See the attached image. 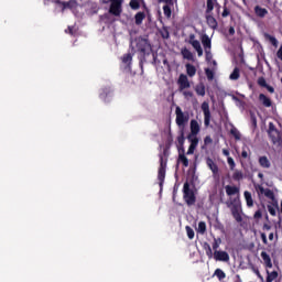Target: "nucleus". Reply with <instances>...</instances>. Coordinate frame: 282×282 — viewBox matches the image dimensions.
Masks as SVG:
<instances>
[{
  "label": "nucleus",
  "mask_w": 282,
  "mask_h": 282,
  "mask_svg": "<svg viewBox=\"0 0 282 282\" xmlns=\"http://www.w3.org/2000/svg\"><path fill=\"white\" fill-rule=\"evenodd\" d=\"M200 109L204 113V124H205V127H210V118H212L210 106L208 105L207 101H204L200 106Z\"/></svg>",
  "instance_id": "nucleus-10"
},
{
  "label": "nucleus",
  "mask_w": 282,
  "mask_h": 282,
  "mask_svg": "<svg viewBox=\"0 0 282 282\" xmlns=\"http://www.w3.org/2000/svg\"><path fill=\"white\" fill-rule=\"evenodd\" d=\"M232 180L235 182H241V180H243V172L236 170L232 174Z\"/></svg>",
  "instance_id": "nucleus-34"
},
{
  "label": "nucleus",
  "mask_w": 282,
  "mask_h": 282,
  "mask_svg": "<svg viewBox=\"0 0 282 282\" xmlns=\"http://www.w3.org/2000/svg\"><path fill=\"white\" fill-rule=\"evenodd\" d=\"M188 43L197 52V56H204V48H202V43H199L198 40H195V34H189Z\"/></svg>",
  "instance_id": "nucleus-11"
},
{
  "label": "nucleus",
  "mask_w": 282,
  "mask_h": 282,
  "mask_svg": "<svg viewBox=\"0 0 282 282\" xmlns=\"http://www.w3.org/2000/svg\"><path fill=\"white\" fill-rule=\"evenodd\" d=\"M225 191L228 197H232V195H239V187L237 186L226 185Z\"/></svg>",
  "instance_id": "nucleus-24"
},
{
  "label": "nucleus",
  "mask_w": 282,
  "mask_h": 282,
  "mask_svg": "<svg viewBox=\"0 0 282 282\" xmlns=\"http://www.w3.org/2000/svg\"><path fill=\"white\" fill-rule=\"evenodd\" d=\"M137 51L141 53L143 58H145L147 56H149V54H151L153 48L151 47V43H149V40L144 37H139L137 39Z\"/></svg>",
  "instance_id": "nucleus-3"
},
{
  "label": "nucleus",
  "mask_w": 282,
  "mask_h": 282,
  "mask_svg": "<svg viewBox=\"0 0 282 282\" xmlns=\"http://www.w3.org/2000/svg\"><path fill=\"white\" fill-rule=\"evenodd\" d=\"M175 113H176L175 122L177 127H186V124L188 123V120H191V116L188 115V112L182 111V108L177 106L175 109Z\"/></svg>",
  "instance_id": "nucleus-4"
},
{
  "label": "nucleus",
  "mask_w": 282,
  "mask_h": 282,
  "mask_svg": "<svg viewBox=\"0 0 282 282\" xmlns=\"http://www.w3.org/2000/svg\"><path fill=\"white\" fill-rule=\"evenodd\" d=\"M264 37L271 43V45H273V47H279V40H276V37L265 33Z\"/></svg>",
  "instance_id": "nucleus-32"
},
{
  "label": "nucleus",
  "mask_w": 282,
  "mask_h": 282,
  "mask_svg": "<svg viewBox=\"0 0 282 282\" xmlns=\"http://www.w3.org/2000/svg\"><path fill=\"white\" fill-rule=\"evenodd\" d=\"M269 206H273L274 208H276V210H279V200L276 199V196L271 199Z\"/></svg>",
  "instance_id": "nucleus-54"
},
{
  "label": "nucleus",
  "mask_w": 282,
  "mask_h": 282,
  "mask_svg": "<svg viewBox=\"0 0 282 282\" xmlns=\"http://www.w3.org/2000/svg\"><path fill=\"white\" fill-rule=\"evenodd\" d=\"M258 162L261 169H270V166H272V163L270 162V159H268V156H260Z\"/></svg>",
  "instance_id": "nucleus-25"
},
{
  "label": "nucleus",
  "mask_w": 282,
  "mask_h": 282,
  "mask_svg": "<svg viewBox=\"0 0 282 282\" xmlns=\"http://www.w3.org/2000/svg\"><path fill=\"white\" fill-rule=\"evenodd\" d=\"M99 97L101 100H104V102H109L107 98H111V88H104Z\"/></svg>",
  "instance_id": "nucleus-28"
},
{
  "label": "nucleus",
  "mask_w": 282,
  "mask_h": 282,
  "mask_svg": "<svg viewBox=\"0 0 282 282\" xmlns=\"http://www.w3.org/2000/svg\"><path fill=\"white\" fill-rule=\"evenodd\" d=\"M198 232H200V235L206 234V223L205 221H199L198 223Z\"/></svg>",
  "instance_id": "nucleus-47"
},
{
  "label": "nucleus",
  "mask_w": 282,
  "mask_h": 282,
  "mask_svg": "<svg viewBox=\"0 0 282 282\" xmlns=\"http://www.w3.org/2000/svg\"><path fill=\"white\" fill-rule=\"evenodd\" d=\"M54 3L62 7V12H65V10H74L78 8V2L76 0H69L67 2L62 0H54Z\"/></svg>",
  "instance_id": "nucleus-9"
},
{
  "label": "nucleus",
  "mask_w": 282,
  "mask_h": 282,
  "mask_svg": "<svg viewBox=\"0 0 282 282\" xmlns=\"http://www.w3.org/2000/svg\"><path fill=\"white\" fill-rule=\"evenodd\" d=\"M162 39H170L171 37V33L169 32V28L163 26L161 32H160Z\"/></svg>",
  "instance_id": "nucleus-42"
},
{
  "label": "nucleus",
  "mask_w": 282,
  "mask_h": 282,
  "mask_svg": "<svg viewBox=\"0 0 282 282\" xmlns=\"http://www.w3.org/2000/svg\"><path fill=\"white\" fill-rule=\"evenodd\" d=\"M221 245V238H215L213 242L214 252H219V246Z\"/></svg>",
  "instance_id": "nucleus-40"
},
{
  "label": "nucleus",
  "mask_w": 282,
  "mask_h": 282,
  "mask_svg": "<svg viewBox=\"0 0 282 282\" xmlns=\"http://www.w3.org/2000/svg\"><path fill=\"white\" fill-rule=\"evenodd\" d=\"M221 17H223V19H226V18L230 17V10H229L228 7L226 6V3H225V6H224V10H223V12H221Z\"/></svg>",
  "instance_id": "nucleus-51"
},
{
  "label": "nucleus",
  "mask_w": 282,
  "mask_h": 282,
  "mask_svg": "<svg viewBox=\"0 0 282 282\" xmlns=\"http://www.w3.org/2000/svg\"><path fill=\"white\" fill-rule=\"evenodd\" d=\"M163 14L166 19H171V14H173V11L171 10V4L163 6Z\"/></svg>",
  "instance_id": "nucleus-38"
},
{
  "label": "nucleus",
  "mask_w": 282,
  "mask_h": 282,
  "mask_svg": "<svg viewBox=\"0 0 282 282\" xmlns=\"http://www.w3.org/2000/svg\"><path fill=\"white\" fill-rule=\"evenodd\" d=\"M185 230L187 232L188 239H195V230H193L191 226H186Z\"/></svg>",
  "instance_id": "nucleus-44"
},
{
  "label": "nucleus",
  "mask_w": 282,
  "mask_h": 282,
  "mask_svg": "<svg viewBox=\"0 0 282 282\" xmlns=\"http://www.w3.org/2000/svg\"><path fill=\"white\" fill-rule=\"evenodd\" d=\"M260 237L262 239V243H264V246H268V236L265 235V232H261Z\"/></svg>",
  "instance_id": "nucleus-57"
},
{
  "label": "nucleus",
  "mask_w": 282,
  "mask_h": 282,
  "mask_svg": "<svg viewBox=\"0 0 282 282\" xmlns=\"http://www.w3.org/2000/svg\"><path fill=\"white\" fill-rule=\"evenodd\" d=\"M159 186H164V180H166V161L164 156L160 155V166L158 172Z\"/></svg>",
  "instance_id": "nucleus-5"
},
{
  "label": "nucleus",
  "mask_w": 282,
  "mask_h": 282,
  "mask_svg": "<svg viewBox=\"0 0 282 282\" xmlns=\"http://www.w3.org/2000/svg\"><path fill=\"white\" fill-rule=\"evenodd\" d=\"M181 54L185 61H195V55H193V52L186 47L181 50Z\"/></svg>",
  "instance_id": "nucleus-22"
},
{
  "label": "nucleus",
  "mask_w": 282,
  "mask_h": 282,
  "mask_svg": "<svg viewBox=\"0 0 282 282\" xmlns=\"http://www.w3.org/2000/svg\"><path fill=\"white\" fill-rule=\"evenodd\" d=\"M227 164H229L230 171H235V167L237 166V164L235 163V159H232V156L227 158Z\"/></svg>",
  "instance_id": "nucleus-46"
},
{
  "label": "nucleus",
  "mask_w": 282,
  "mask_h": 282,
  "mask_svg": "<svg viewBox=\"0 0 282 282\" xmlns=\"http://www.w3.org/2000/svg\"><path fill=\"white\" fill-rule=\"evenodd\" d=\"M243 195H245V199L248 208H252V206H254V199L252 198V193H250L249 191H245Z\"/></svg>",
  "instance_id": "nucleus-26"
},
{
  "label": "nucleus",
  "mask_w": 282,
  "mask_h": 282,
  "mask_svg": "<svg viewBox=\"0 0 282 282\" xmlns=\"http://www.w3.org/2000/svg\"><path fill=\"white\" fill-rule=\"evenodd\" d=\"M205 250L208 259H213V257H215V253L213 254V248H210V245H208V242H205Z\"/></svg>",
  "instance_id": "nucleus-41"
},
{
  "label": "nucleus",
  "mask_w": 282,
  "mask_h": 282,
  "mask_svg": "<svg viewBox=\"0 0 282 282\" xmlns=\"http://www.w3.org/2000/svg\"><path fill=\"white\" fill-rule=\"evenodd\" d=\"M250 120L253 129H257V116L254 113H250Z\"/></svg>",
  "instance_id": "nucleus-53"
},
{
  "label": "nucleus",
  "mask_w": 282,
  "mask_h": 282,
  "mask_svg": "<svg viewBox=\"0 0 282 282\" xmlns=\"http://www.w3.org/2000/svg\"><path fill=\"white\" fill-rule=\"evenodd\" d=\"M189 130L191 132L187 135V140H193V138H197L199 135V131H202V127L199 122L195 119H192L189 122Z\"/></svg>",
  "instance_id": "nucleus-8"
},
{
  "label": "nucleus",
  "mask_w": 282,
  "mask_h": 282,
  "mask_svg": "<svg viewBox=\"0 0 282 282\" xmlns=\"http://www.w3.org/2000/svg\"><path fill=\"white\" fill-rule=\"evenodd\" d=\"M109 14H112V17L122 14V0H110Z\"/></svg>",
  "instance_id": "nucleus-7"
},
{
  "label": "nucleus",
  "mask_w": 282,
  "mask_h": 282,
  "mask_svg": "<svg viewBox=\"0 0 282 282\" xmlns=\"http://www.w3.org/2000/svg\"><path fill=\"white\" fill-rule=\"evenodd\" d=\"M178 162H181L183 166L188 167V158L184 154V148L178 149Z\"/></svg>",
  "instance_id": "nucleus-21"
},
{
  "label": "nucleus",
  "mask_w": 282,
  "mask_h": 282,
  "mask_svg": "<svg viewBox=\"0 0 282 282\" xmlns=\"http://www.w3.org/2000/svg\"><path fill=\"white\" fill-rule=\"evenodd\" d=\"M253 12L259 19H265V17H268V9L261 6H256Z\"/></svg>",
  "instance_id": "nucleus-17"
},
{
  "label": "nucleus",
  "mask_w": 282,
  "mask_h": 282,
  "mask_svg": "<svg viewBox=\"0 0 282 282\" xmlns=\"http://www.w3.org/2000/svg\"><path fill=\"white\" fill-rule=\"evenodd\" d=\"M254 274L258 276V279H260L261 282H263V275H261V272L259 271V269H254Z\"/></svg>",
  "instance_id": "nucleus-58"
},
{
  "label": "nucleus",
  "mask_w": 282,
  "mask_h": 282,
  "mask_svg": "<svg viewBox=\"0 0 282 282\" xmlns=\"http://www.w3.org/2000/svg\"><path fill=\"white\" fill-rule=\"evenodd\" d=\"M187 140L189 142V147L186 152V155H193V153H195V150L197 149V144H199V138H193Z\"/></svg>",
  "instance_id": "nucleus-16"
},
{
  "label": "nucleus",
  "mask_w": 282,
  "mask_h": 282,
  "mask_svg": "<svg viewBox=\"0 0 282 282\" xmlns=\"http://www.w3.org/2000/svg\"><path fill=\"white\" fill-rule=\"evenodd\" d=\"M240 70H239V67H235L232 73L230 74L229 78L230 80H239V77H240Z\"/></svg>",
  "instance_id": "nucleus-35"
},
{
  "label": "nucleus",
  "mask_w": 282,
  "mask_h": 282,
  "mask_svg": "<svg viewBox=\"0 0 282 282\" xmlns=\"http://www.w3.org/2000/svg\"><path fill=\"white\" fill-rule=\"evenodd\" d=\"M227 208H230V213L237 224H241V221H243V217L241 216V200L239 199V196L228 202Z\"/></svg>",
  "instance_id": "nucleus-1"
},
{
  "label": "nucleus",
  "mask_w": 282,
  "mask_h": 282,
  "mask_svg": "<svg viewBox=\"0 0 282 282\" xmlns=\"http://www.w3.org/2000/svg\"><path fill=\"white\" fill-rule=\"evenodd\" d=\"M206 164L208 169L212 171L213 175H219V166L217 165V163H215V161L212 158L208 156L206 159Z\"/></svg>",
  "instance_id": "nucleus-15"
},
{
  "label": "nucleus",
  "mask_w": 282,
  "mask_h": 282,
  "mask_svg": "<svg viewBox=\"0 0 282 282\" xmlns=\"http://www.w3.org/2000/svg\"><path fill=\"white\" fill-rule=\"evenodd\" d=\"M264 89H267L269 94H274V87H272L268 84L265 85Z\"/></svg>",
  "instance_id": "nucleus-59"
},
{
  "label": "nucleus",
  "mask_w": 282,
  "mask_h": 282,
  "mask_svg": "<svg viewBox=\"0 0 282 282\" xmlns=\"http://www.w3.org/2000/svg\"><path fill=\"white\" fill-rule=\"evenodd\" d=\"M186 98H193V91H184Z\"/></svg>",
  "instance_id": "nucleus-64"
},
{
  "label": "nucleus",
  "mask_w": 282,
  "mask_h": 282,
  "mask_svg": "<svg viewBox=\"0 0 282 282\" xmlns=\"http://www.w3.org/2000/svg\"><path fill=\"white\" fill-rule=\"evenodd\" d=\"M258 85L260 87H265L268 85V82H265V78L264 77H259L258 78Z\"/></svg>",
  "instance_id": "nucleus-55"
},
{
  "label": "nucleus",
  "mask_w": 282,
  "mask_h": 282,
  "mask_svg": "<svg viewBox=\"0 0 282 282\" xmlns=\"http://www.w3.org/2000/svg\"><path fill=\"white\" fill-rule=\"evenodd\" d=\"M259 100L263 105V107H272V99H270L268 96L260 94Z\"/></svg>",
  "instance_id": "nucleus-27"
},
{
  "label": "nucleus",
  "mask_w": 282,
  "mask_h": 282,
  "mask_svg": "<svg viewBox=\"0 0 282 282\" xmlns=\"http://www.w3.org/2000/svg\"><path fill=\"white\" fill-rule=\"evenodd\" d=\"M267 273H268L267 282H272L279 278V272H276V271H272L271 273H270V271H267Z\"/></svg>",
  "instance_id": "nucleus-39"
},
{
  "label": "nucleus",
  "mask_w": 282,
  "mask_h": 282,
  "mask_svg": "<svg viewBox=\"0 0 282 282\" xmlns=\"http://www.w3.org/2000/svg\"><path fill=\"white\" fill-rule=\"evenodd\" d=\"M268 135L273 144H279L281 142V132L276 129L272 122L269 123Z\"/></svg>",
  "instance_id": "nucleus-6"
},
{
  "label": "nucleus",
  "mask_w": 282,
  "mask_h": 282,
  "mask_svg": "<svg viewBox=\"0 0 282 282\" xmlns=\"http://www.w3.org/2000/svg\"><path fill=\"white\" fill-rule=\"evenodd\" d=\"M184 142H186V138H184V131L177 137V143L180 144L181 149H184Z\"/></svg>",
  "instance_id": "nucleus-43"
},
{
  "label": "nucleus",
  "mask_w": 282,
  "mask_h": 282,
  "mask_svg": "<svg viewBox=\"0 0 282 282\" xmlns=\"http://www.w3.org/2000/svg\"><path fill=\"white\" fill-rule=\"evenodd\" d=\"M267 208L272 217H276V207H273L272 205H267Z\"/></svg>",
  "instance_id": "nucleus-50"
},
{
  "label": "nucleus",
  "mask_w": 282,
  "mask_h": 282,
  "mask_svg": "<svg viewBox=\"0 0 282 282\" xmlns=\"http://www.w3.org/2000/svg\"><path fill=\"white\" fill-rule=\"evenodd\" d=\"M66 34H70V36H74V28L73 26H68L67 30H65Z\"/></svg>",
  "instance_id": "nucleus-60"
},
{
  "label": "nucleus",
  "mask_w": 282,
  "mask_h": 282,
  "mask_svg": "<svg viewBox=\"0 0 282 282\" xmlns=\"http://www.w3.org/2000/svg\"><path fill=\"white\" fill-rule=\"evenodd\" d=\"M258 188H259V192H260L261 195L267 196L268 199H274L275 196H274V192H273L272 189H270V188H264V187L261 186V185H259Z\"/></svg>",
  "instance_id": "nucleus-19"
},
{
  "label": "nucleus",
  "mask_w": 282,
  "mask_h": 282,
  "mask_svg": "<svg viewBox=\"0 0 282 282\" xmlns=\"http://www.w3.org/2000/svg\"><path fill=\"white\" fill-rule=\"evenodd\" d=\"M144 19H147V14H144V12H138L134 15L135 25H142V21H144Z\"/></svg>",
  "instance_id": "nucleus-30"
},
{
  "label": "nucleus",
  "mask_w": 282,
  "mask_h": 282,
  "mask_svg": "<svg viewBox=\"0 0 282 282\" xmlns=\"http://www.w3.org/2000/svg\"><path fill=\"white\" fill-rule=\"evenodd\" d=\"M202 45L204 47V50H213V41L210 40V37L207 34H204L202 36Z\"/></svg>",
  "instance_id": "nucleus-18"
},
{
  "label": "nucleus",
  "mask_w": 282,
  "mask_h": 282,
  "mask_svg": "<svg viewBox=\"0 0 282 282\" xmlns=\"http://www.w3.org/2000/svg\"><path fill=\"white\" fill-rule=\"evenodd\" d=\"M205 74H206L208 80H214L215 72H213L210 68H206Z\"/></svg>",
  "instance_id": "nucleus-48"
},
{
  "label": "nucleus",
  "mask_w": 282,
  "mask_h": 282,
  "mask_svg": "<svg viewBox=\"0 0 282 282\" xmlns=\"http://www.w3.org/2000/svg\"><path fill=\"white\" fill-rule=\"evenodd\" d=\"M263 217V212H261V209H258L254 215H253V219L256 221V224H259V220Z\"/></svg>",
  "instance_id": "nucleus-45"
},
{
  "label": "nucleus",
  "mask_w": 282,
  "mask_h": 282,
  "mask_svg": "<svg viewBox=\"0 0 282 282\" xmlns=\"http://www.w3.org/2000/svg\"><path fill=\"white\" fill-rule=\"evenodd\" d=\"M204 144L208 147V144H213V138L210 135L205 137Z\"/></svg>",
  "instance_id": "nucleus-56"
},
{
  "label": "nucleus",
  "mask_w": 282,
  "mask_h": 282,
  "mask_svg": "<svg viewBox=\"0 0 282 282\" xmlns=\"http://www.w3.org/2000/svg\"><path fill=\"white\" fill-rule=\"evenodd\" d=\"M185 68H186V74L187 76H189V78H193V76L197 74V68L193 64H186Z\"/></svg>",
  "instance_id": "nucleus-29"
},
{
  "label": "nucleus",
  "mask_w": 282,
  "mask_h": 282,
  "mask_svg": "<svg viewBox=\"0 0 282 282\" xmlns=\"http://www.w3.org/2000/svg\"><path fill=\"white\" fill-rule=\"evenodd\" d=\"M178 85L181 90L191 88V82H188V76H186L185 74H181L178 77Z\"/></svg>",
  "instance_id": "nucleus-14"
},
{
  "label": "nucleus",
  "mask_w": 282,
  "mask_h": 282,
  "mask_svg": "<svg viewBox=\"0 0 282 282\" xmlns=\"http://www.w3.org/2000/svg\"><path fill=\"white\" fill-rule=\"evenodd\" d=\"M263 230H272V226L270 224L264 223L262 226Z\"/></svg>",
  "instance_id": "nucleus-63"
},
{
  "label": "nucleus",
  "mask_w": 282,
  "mask_h": 282,
  "mask_svg": "<svg viewBox=\"0 0 282 282\" xmlns=\"http://www.w3.org/2000/svg\"><path fill=\"white\" fill-rule=\"evenodd\" d=\"M206 21H207V25H209V28H212V30H217L219 23H217V19H215V17L207 14Z\"/></svg>",
  "instance_id": "nucleus-23"
},
{
  "label": "nucleus",
  "mask_w": 282,
  "mask_h": 282,
  "mask_svg": "<svg viewBox=\"0 0 282 282\" xmlns=\"http://www.w3.org/2000/svg\"><path fill=\"white\" fill-rule=\"evenodd\" d=\"M212 48H207L205 50V56H206V61L208 63H210V61H213V53L210 52Z\"/></svg>",
  "instance_id": "nucleus-52"
},
{
  "label": "nucleus",
  "mask_w": 282,
  "mask_h": 282,
  "mask_svg": "<svg viewBox=\"0 0 282 282\" xmlns=\"http://www.w3.org/2000/svg\"><path fill=\"white\" fill-rule=\"evenodd\" d=\"M241 158H243V160H247L248 158V151L246 150V148H242Z\"/></svg>",
  "instance_id": "nucleus-61"
},
{
  "label": "nucleus",
  "mask_w": 282,
  "mask_h": 282,
  "mask_svg": "<svg viewBox=\"0 0 282 282\" xmlns=\"http://www.w3.org/2000/svg\"><path fill=\"white\" fill-rule=\"evenodd\" d=\"M217 10V14H219L220 10H221V4H219V2H217V0H207V8H206V14H210V12H213V10Z\"/></svg>",
  "instance_id": "nucleus-12"
},
{
  "label": "nucleus",
  "mask_w": 282,
  "mask_h": 282,
  "mask_svg": "<svg viewBox=\"0 0 282 282\" xmlns=\"http://www.w3.org/2000/svg\"><path fill=\"white\" fill-rule=\"evenodd\" d=\"M260 257H261L265 268H272V258H270V254H268V252L262 251L260 253Z\"/></svg>",
  "instance_id": "nucleus-20"
},
{
  "label": "nucleus",
  "mask_w": 282,
  "mask_h": 282,
  "mask_svg": "<svg viewBox=\"0 0 282 282\" xmlns=\"http://www.w3.org/2000/svg\"><path fill=\"white\" fill-rule=\"evenodd\" d=\"M129 6L132 10H140V2L138 0H131Z\"/></svg>",
  "instance_id": "nucleus-49"
},
{
  "label": "nucleus",
  "mask_w": 282,
  "mask_h": 282,
  "mask_svg": "<svg viewBox=\"0 0 282 282\" xmlns=\"http://www.w3.org/2000/svg\"><path fill=\"white\" fill-rule=\"evenodd\" d=\"M195 91L197 96H206V86L204 84L196 85Z\"/></svg>",
  "instance_id": "nucleus-31"
},
{
  "label": "nucleus",
  "mask_w": 282,
  "mask_h": 282,
  "mask_svg": "<svg viewBox=\"0 0 282 282\" xmlns=\"http://www.w3.org/2000/svg\"><path fill=\"white\" fill-rule=\"evenodd\" d=\"M121 61L124 65H131V61H133V55H131V53H127L121 57Z\"/></svg>",
  "instance_id": "nucleus-33"
},
{
  "label": "nucleus",
  "mask_w": 282,
  "mask_h": 282,
  "mask_svg": "<svg viewBox=\"0 0 282 282\" xmlns=\"http://www.w3.org/2000/svg\"><path fill=\"white\" fill-rule=\"evenodd\" d=\"M276 56H278V58L282 62V45H281L280 48L278 50Z\"/></svg>",
  "instance_id": "nucleus-62"
},
{
  "label": "nucleus",
  "mask_w": 282,
  "mask_h": 282,
  "mask_svg": "<svg viewBox=\"0 0 282 282\" xmlns=\"http://www.w3.org/2000/svg\"><path fill=\"white\" fill-rule=\"evenodd\" d=\"M214 259L215 261L228 262L230 261V256L228 254V252L219 250V251H214Z\"/></svg>",
  "instance_id": "nucleus-13"
},
{
  "label": "nucleus",
  "mask_w": 282,
  "mask_h": 282,
  "mask_svg": "<svg viewBox=\"0 0 282 282\" xmlns=\"http://www.w3.org/2000/svg\"><path fill=\"white\" fill-rule=\"evenodd\" d=\"M214 276H217L218 281H224V279H226V273L221 269H216Z\"/></svg>",
  "instance_id": "nucleus-36"
},
{
  "label": "nucleus",
  "mask_w": 282,
  "mask_h": 282,
  "mask_svg": "<svg viewBox=\"0 0 282 282\" xmlns=\"http://www.w3.org/2000/svg\"><path fill=\"white\" fill-rule=\"evenodd\" d=\"M183 199L188 206H195V203L197 202V196H195V192L191 188V183H188V181L183 185Z\"/></svg>",
  "instance_id": "nucleus-2"
},
{
  "label": "nucleus",
  "mask_w": 282,
  "mask_h": 282,
  "mask_svg": "<svg viewBox=\"0 0 282 282\" xmlns=\"http://www.w3.org/2000/svg\"><path fill=\"white\" fill-rule=\"evenodd\" d=\"M230 134L235 138L236 141L241 140V132L235 127L230 129Z\"/></svg>",
  "instance_id": "nucleus-37"
}]
</instances>
